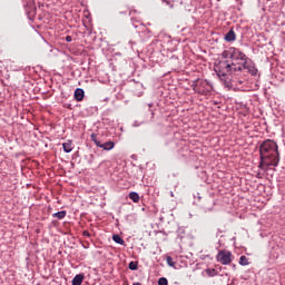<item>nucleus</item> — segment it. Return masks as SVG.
<instances>
[{"mask_svg": "<svg viewBox=\"0 0 285 285\" xmlns=\"http://www.w3.org/2000/svg\"><path fill=\"white\" fill-rule=\"evenodd\" d=\"M98 148H102V150H112L115 148V142L114 141H107L104 144H98Z\"/></svg>", "mask_w": 285, "mask_h": 285, "instance_id": "obj_7", "label": "nucleus"}, {"mask_svg": "<svg viewBox=\"0 0 285 285\" xmlns=\"http://www.w3.org/2000/svg\"><path fill=\"white\" fill-rule=\"evenodd\" d=\"M166 262H167L168 266L175 267V264H176V263H175V261L173 259V257L167 256Z\"/></svg>", "mask_w": 285, "mask_h": 285, "instance_id": "obj_19", "label": "nucleus"}, {"mask_svg": "<svg viewBox=\"0 0 285 285\" xmlns=\"http://www.w3.org/2000/svg\"><path fill=\"white\" fill-rule=\"evenodd\" d=\"M91 141H94V144L99 148V144H101V141L97 139V134H91Z\"/></svg>", "mask_w": 285, "mask_h": 285, "instance_id": "obj_17", "label": "nucleus"}, {"mask_svg": "<svg viewBox=\"0 0 285 285\" xmlns=\"http://www.w3.org/2000/svg\"><path fill=\"white\" fill-rule=\"evenodd\" d=\"M65 41H67V43H70L72 41V36H66Z\"/></svg>", "mask_w": 285, "mask_h": 285, "instance_id": "obj_22", "label": "nucleus"}, {"mask_svg": "<svg viewBox=\"0 0 285 285\" xmlns=\"http://www.w3.org/2000/svg\"><path fill=\"white\" fill-rule=\"evenodd\" d=\"M86 96V92L81 88H77L75 90L73 97L76 101H83V97Z\"/></svg>", "mask_w": 285, "mask_h": 285, "instance_id": "obj_6", "label": "nucleus"}, {"mask_svg": "<svg viewBox=\"0 0 285 285\" xmlns=\"http://www.w3.org/2000/svg\"><path fill=\"white\" fill-rule=\"evenodd\" d=\"M237 39V36L235 35V30H229L226 35H225V41H235Z\"/></svg>", "mask_w": 285, "mask_h": 285, "instance_id": "obj_8", "label": "nucleus"}, {"mask_svg": "<svg viewBox=\"0 0 285 285\" xmlns=\"http://www.w3.org/2000/svg\"><path fill=\"white\" fill-rule=\"evenodd\" d=\"M254 153L259 155L261 163L257 168L261 170H265L268 166H279V150L274 140L267 139L255 146Z\"/></svg>", "mask_w": 285, "mask_h": 285, "instance_id": "obj_2", "label": "nucleus"}, {"mask_svg": "<svg viewBox=\"0 0 285 285\" xmlns=\"http://www.w3.org/2000/svg\"><path fill=\"white\" fill-rule=\"evenodd\" d=\"M62 148L66 153H72V141L68 140L62 144Z\"/></svg>", "mask_w": 285, "mask_h": 285, "instance_id": "obj_11", "label": "nucleus"}, {"mask_svg": "<svg viewBox=\"0 0 285 285\" xmlns=\"http://www.w3.org/2000/svg\"><path fill=\"white\" fill-rule=\"evenodd\" d=\"M29 3H30V6H31V11H30V13H31V14H35V12H37V7H35V4H32V0H29Z\"/></svg>", "mask_w": 285, "mask_h": 285, "instance_id": "obj_21", "label": "nucleus"}, {"mask_svg": "<svg viewBox=\"0 0 285 285\" xmlns=\"http://www.w3.org/2000/svg\"><path fill=\"white\" fill-rule=\"evenodd\" d=\"M132 285H141V283H134Z\"/></svg>", "mask_w": 285, "mask_h": 285, "instance_id": "obj_25", "label": "nucleus"}, {"mask_svg": "<svg viewBox=\"0 0 285 285\" xmlns=\"http://www.w3.org/2000/svg\"><path fill=\"white\" fill-rule=\"evenodd\" d=\"M239 264H240V266H248V264H249L248 257H246V256H240V258H239Z\"/></svg>", "mask_w": 285, "mask_h": 285, "instance_id": "obj_14", "label": "nucleus"}, {"mask_svg": "<svg viewBox=\"0 0 285 285\" xmlns=\"http://www.w3.org/2000/svg\"><path fill=\"white\" fill-rule=\"evenodd\" d=\"M250 76L255 79V83L253 85L252 82L250 86L252 90H259V77H262V73L255 68V66H252Z\"/></svg>", "mask_w": 285, "mask_h": 285, "instance_id": "obj_5", "label": "nucleus"}, {"mask_svg": "<svg viewBox=\"0 0 285 285\" xmlns=\"http://www.w3.org/2000/svg\"><path fill=\"white\" fill-rule=\"evenodd\" d=\"M128 267L129 271H137L139 268V264L137 262H130Z\"/></svg>", "mask_w": 285, "mask_h": 285, "instance_id": "obj_16", "label": "nucleus"}, {"mask_svg": "<svg viewBox=\"0 0 285 285\" xmlns=\"http://www.w3.org/2000/svg\"><path fill=\"white\" fill-rule=\"evenodd\" d=\"M129 199H131L134 204H139V194L136 191L129 193Z\"/></svg>", "mask_w": 285, "mask_h": 285, "instance_id": "obj_10", "label": "nucleus"}, {"mask_svg": "<svg viewBox=\"0 0 285 285\" xmlns=\"http://www.w3.org/2000/svg\"><path fill=\"white\" fill-rule=\"evenodd\" d=\"M222 57L225 60L215 62L214 70L226 88H233V72L245 70L247 75L250 73L248 58L239 49L230 47L223 51Z\"/></svg>", "mask_w": 285, "mask_h": 285, "instance_id": "obj_1", "label": "nucleus"}, {"mask_svg": "<svg viewBox=\"0 0 285 285\" xmlns=\"http://www.w3.org/2000/svg\"><path fill=\"white\" fill-rule=\"evenodd\" d=\"M217 262L223 264V266H228L233 262V254L228 250H220L216 256Z\"/></svg>", "mask_w": 285, "mask_h": 285, "instance_id": "obj_4", "label": "nucleus"}, {"mask_svg": "<svg viewBox=\"0 0 285 285\" xmlns=\"http://www.w3.org/2000/svg\"><path fill=\"white\" fill-rule=\"evenodd\" d=\"M257 177V179H262L264 177V173L254 170L252 177Z\"/></svg>", "mask_w": 285, "mask_h": 285, "instance_id": "obj_18", "label": "nucleus"}, {"mask_svg": "<svg viewBox=\"0 0 285 285\" xmlns=\"http://www.w3.org/2000/svg\"><path fill=\"white\" fill-rule=\"evenodd\" d=\"M83 284V274H78L72 279V285H81Z\"/></svg>", "mask_w": 285, "mask_h": 285, "instance_id": "obj_9", "label": "nucleus"}, {"mask_svg": "<svg viewBox=\"0 0 285 285\" xmlns=\"http://www.w3.org/2000/svg\"><path fill=\"white\" fill-rule=\"evenodd\" d=\"M163 1V3H166L167 6H170V1H168V0H161Z\"/></svg>", "mask_w": 285, "mask_h": 285, "instance_id": "obj_24", "label": "nucleus"}, {"mask_svg": "<svg viewBox=\"0 0 285 285\" xmlns=\"http://www.w3.org/2000/svg\"><path fill=\"white\" fill-rule=\"evenodd\" d=\"M206 275H208V277H217L218 273L217 269L215 268H207L205 269Z\"/></svg>", "mask_w": 285, "mask_h": 285, "instance_id": "obj_13", "label": "nucleus"}, {"mask_svg": "<svg viewBox=\"0 0 285 285\" xmlns=\"http://www.w3.org/2000/svg\"><path fill=\"white\" fill-rule=\"evenodd\" d=\"M53 217H57V219H63L66 217V210L55 213Z\"/></svg>", "mask_w": 285, "mask_h": 285, "instance_id": "obj_15", "label": "nucleus"}, {"mask_svg": "<svg viewBox=\"0 0 285 285\" xmlns=\"http://www.w3.org/2000/svg\"><path fill=\"white\" fill-rule=\"evenodd\" d=\"M194 92L197 95L208 96L213 92V85L208 80L198 79L193 85Z\"/></svg>", "mask_w": 285, "mask_h": 285, "instance_id": "obj_3", "label": "nucleus"}, {"mask_svg": "<svg viewBox=\"0 0 285 285\" xmlns=\"http://www.w3.org/2000/svg\"><path fill=\"white\" fill-rule=\"evenodd\" d=\"M82 235H83V237H90V232L83 230V232H82Z\"/></svg>", "mask_w": 285, "mask_h": 285, "instance_id": "obj_23", "label": "nucleus"}, {"mask_svg": "<svg viewBox=\"0 0 285 285\" xmlns=\"http://www.w3.org/2000/svg\"><path fill=\"white\" fill-rule=\"evenodd\" d=\"M112 239L116 244H119L120 246H124V244H126V242L124 240V238H121V236H119V234H115L112 236Z\"/></svg>", "mask_w": 285, "mask_h": 285, "instance_id": "obj_12", "label": "nucleus"}, {"mask_svg": "<svg viewBox=\"0 0 285 285\" xmlns=\"http://www.w3.org/2000/svg\"><path fill=\"white\" fill-rule=\"evenodd\" d=\"M158 285H168V278L161 277L158 279Z\"/></svg>", "mask_w": 285, "mask_h": 285, "instance_id": "obj_20", "label": "nucleus"}]
</instances>
